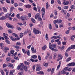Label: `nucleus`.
<instances>
[{"mask_svg":"<svg viewBox=\"0 0 75 75\" xmlns=\"http://www.w3.org/2000/svg\"><path fill=\"white\" fill-rule=\"evenodd\" d=\"M33 33L35 34H38L41 33V31L36 29L35 28H34L33 29Z\"/></svg>","mask_w":75,"mask_h":75,"instance_id":"obj_1","label":"nucleus"},{"mask_svg":"<svg viewBox=\"0 0 75 75\" xmlns=\"http://www.w3.org/2000/svg\"><path fill=\"white\" fill-rule=\"evenodd\" d=\"M62 22V20L61 19L56 20H54L53 21L54 24H56V23H57V24H60V23H61Z\"/></svg>","mask_w":75,"mask_h":75,"instance_id":"obj_2","label":"nucleus"},{"mask_svg":"<svg viewBox=\"0 0 75 75\" xmlns=\"http://www.w3.org/2000/svg\"><path fill=\"white\" fill-rule=\"evenodd\" d=\"M36 71H41V67L38 64H37L36 66Z\"/></svg>","mask_w":75,"mask_h":75,"instance_id":"obj_3","label":"nucleus"},{"mask_svg":"<svg viewBox=\"0 0 75 75\" xmlns=\"http://www.w3.org/2000/svg\"><path fill=\"white\" fill-rule=\"evenodd\" d=\"M6 25L8 28L12 29L14 28V26L13 25H10V24L8 23H6Z\"/></svg>","mask_w":75,"mask_h":75,"instance_id":"obj_4","label":"nucleus"},{"mask_svg":"<svg viewBox=\"0 0 75 75\" xmlns=\"http://www.w3.org/2000/svg\"><path fill=\"white\" fill-rule=\"evenodd\" d=\"M14 47H15V48L16 49V51H17V52H18V51H19V50H20V49H21V47L18 46H14Z\"/></svg>","mask_w":75,"mask_h":75,"instance_id":"obj_5","label":"nucleus"},{"mask_svg":"<svg viewBox=\"0 0 75 75\" xmlns=\"http://www.w3.org/2000/svg\"><path fill=\"white\" fill-rule=\"evenodd\" d=\"M7 66L9 68L11 67V68L13 69L14 68V67H13V65L12 64L8 63L7 64Z\"/></svg>","mask_w":75,"mask_h":75,"instance_id":"obj_6","label":"nucleus"},{"mask_svg":"<svg viewBox=\"0 0 75 75\" xmlns=\"http://www.w3.org/2000/svg\"><path fill=\"white\" fill-rule=\"evenodd\" d=\"M12 13H13V12H11V13L10 14L7 13L5 15V17H6V18H9L10 17V16H11V14H12Z\"/></svg>","mask_w":75,"mask_h":75,"instance_id":"obj_7","label":"nucleus"},{"mask_svg":"<svg viewBox=\"0 0 75 75\" xmlns=\"http://www.w3.org/2000/svg\"><path fill=\"white\" fill-rule=\"evenodd\" d=\"M26 33H28V34H29V37H31V32L30 30H26Z\"/></svg>","mask_w":75,"mask_h":75,"instance_id":"obj_8","label":"nucleus"},{"mask_svg":"<svg viewBox=\"0 0 75 75\" xmlns=\"http://www.w3.org/2000/svg\"><path fill=\"white\" fill-rule=\"evenodd\" d=\"M17 69L19 71H23V69L21 68V65H19L18 66L17 68Z\"/></svg>","mask_w":75,"mask_h":75,"instance_id":"obj_9","label":"nucleus"},{"mask_svg":"<svg viewBox=\"0 0 75 75\" xmlns=\"http://www.w3.org/2000/svg\"><path fill=\"white\" fill-rule=\"evenodd\" d=\"M31 50L33 52V54H34V53H36V50L35 49V50H34L33 47H31Z\"/></svg>","mask_w":75,"mask_h":75,"instance_id":"obj_10","label":"nucleus"},{"mask_svg":"<svg viewBox=\"0 0 75 75\" xmlns=\"http://www.w3.org/2000/svg\"><path fill=\"white\" fill-rule=\"evenodd\" d=\"M58 57L59 58H60L59 59H57V61H59L60 59H62L63 57L62 56V55H61V54H59L58 55Z\"/></svg>","mask_w":75,"mask_h":75,"instance_id":"obj_11","label":"nucleus"},{"mask_svg":"<svg viewBox=\"0 0 75 75\" xmlns=\"http://www.w3.org/2000/svg\"><path fill=\"white\" fill-rule=\"evenodd\" d=\"M41 11L42 12V15L44 16L45 14V8H42L41 10Z\"/></svg>","mask_w":75,"mask_h":75,"instance_id":"obj_12","label":"nucleus"},{"mask_svg":"<svg viewBox=\"0 0 75 75\" xmlns=\"http://www.w3.org/2000/svg\"><path fill=\"white\" fill-rule=\"evenodd\" d=\"M68 66H75V63L74 62H72L69 63L68 64Z\"/></svg>","mask_w":75,"mask_h":75,"instance_id":"obj_13","label":"nucleus"},{"mask_svg":"<svg viewBox=\"0 0 75 75\" xmlns=\"http://www.w3.org/2000/svg\"><path fill=\"white\" fill-rule=\"evenodd\" d=\"M8 50H9V48H8V47H6L4 49V52L6 53L7 52L6 51H8Z\"/></svg>","mask_w":75,"mask_h":75,"instance_id":"obj_14","label":"nucleus"},{"mask_svg":"<svg viewBox=\"0 0 75 75\" xmlns=\"http://www.w3.org/2000/svg\"><path fill=\"white\" fill-rule=\"evenodd\" d=\"M37 74L39 75H44V72L42 71H40L38 72Z\"/></svg>","mask_w":75,"mask_h":75,"instance_id":"obj_15","label":"nucleus"},{"mask_svg":"<svg viewBox=\"0 0 75 75\" xmlns=\"http://www.w3.org/2000/svg\"><path fill=\"white\" fill-rule=\"evenodd\" d=\"M71 60V57H69L67 59L66 62H69V61H70Z\"/></svg>","mask_w":75,"mask_h":75,"instance_id":"obj_16","label":"nucleus"},{"mask_svg":"<svg viewBox=\"0 0 75 75\" xmlns=\"http://www.w3.org/2000/svg\"><path fill=\"white\" fill-rule=\"evenodd\" d=\"M63 4H64V5H66V6L68 5V4H69V1H67L66 2H64L63 3Z\"/></svg>","mask_w":75,"mask_h":75,"instance_id":"obj_17","label":"nucleus"},{"mask_svg":"<svg viewBox=\"0 0 75 75\" xmlns=\"http://www.w3.org/2000/svg\"><path fill=\"white\" fill-rule=\"evenodd\" d=\"M46 9H48V7H50V4H48V3L47 2L46 4Z\"/></svg>","mask_w":75,"mask_h":75,"instance_id":"obj_18","label":"nucleus"},{"mask_svg":"<svg viewBox=\"0 0 75 75\" xmlns=\"http://www.w3.org/2000/svg\"><path fill=\"white\" fill-rule=\"evenodd\" d=\"M2 8L3 10L4 11V12H5V13L7 12V10L6 8L4 7H3Z\"/></svg>","mask_w":75,"mask_h":75,"instance_id":"obj_19","label":"nucleus"},{"mask_svg":"<svg viewBox=\"0 0 75 75\" xmlns=\"http://www.w3.org/2000/svg\"><path fill=\"white\" fill-rule=\"evenodd\" d=\"M61 61H60L59 62V65L57 67V69H58L61 66Z\"/></svg>","mask_w":75,"mask_h":75,"instance_id":"obj_20","label":"nucleus"},{"mask_svg":"<svg viewBox=\"0 0 75 75\" xmlns=\"http://www.w3.org/2000/svg\"><path fill=\"white\" fill-rule=\"evenodd\" d=\"M31 58H33V59H35L37 58V56L35 55H33L31 56Z\"/></svg>","mask_w":75,"mask_h":75,"instance_id":"obj_21","label":"nucleus"},{"mask_svg":"<svg viewBox=\"0 0 75 75\" xmlns=\"http://www.w3.org/2000/svg\"><path fill=\"white\" fill-rule=\"evenodd\" d=\"M25 72H27V71H28V68L27 66H24V68H23Z\"/></svg>","mask_w":75,"mask_h":75,"instance_id":"obj_22","label":"nucleus"},{"mask_svg":"<svg viewBox=\"0 0 75 75\" xmlns=\"http://www.w3.org/2000/svg\"><path fill=\"white\" fill-rule=\"evenodd\" d=\"M24 63L25 65H29L30 64V63L29 62H27V61H25L24 62Z\"/></svg>","mask_w":75,"mask_h":75,"instance_id":"obj_23","label":"nucleus"},{"mask_svg":"<svg viewBox=\"0 0 75 75\" xmlns=\"http://www.w3.org/2000/svg\"><path fill=\"white\" fill-rule=\"evenodd\" d=\"M43 65L45 67H48V63H44L43 64Z\"/></svg>","mask_w":75,"mask_h":75,"instance_id":"obj_24","label":"nucleus"},{"mask_svg":"<svg viewBox=\"0 0 75 75\" xmlns=\"http://www.w3.org/2000/svg\"><path fill=\"white\" fill-rule=\"evenodd\" d=\"M9 37L12 41H15V39H14L12 36H10Z\"/></svg>","mask_w":75,"mask_h":75,"instance_id":"obj_25","label":"nucleus"},{"mask_svg":"<svg viewBox=\"0 0 75 75\" xmlns=\"http://www.w3.org/2000/svg\"><path fill=\"white\" fill-rule=\"evenodd\" d=\"M61 74H63L64 75V74H66V71H64V70H63L61 72Z\"/></svg>","mask_w":75,"mask_h":75,"instance_id":"obj_26","label":"nucleus"},{"mask_svg":"<svg viewBox=\"0 0 75 75\" xmlns=\"http://www.w3.org/2000/svg\"><path fill=\"white\" fill-rule=\"evenodd\" d=\"M5 19H6V18L4 16H2L0 18V20H5Z\"/></svg>","mask_w":75,"mask_h":75,"instance_id":"obj_27","label":"nucleus"},{"mask_svg":"<svg viewBox=\"0 0 75 75\" xmlns=\"http://www.w3.org/2000/svg\"><path fill=\"white\" fill-rule=\"evenodd\" d=\"M25 6L26 7V8H30L31 7V5H25Z\"/></svg>","mask_w":75,"mask_h":75,"instance_id":"obj_28","label":"nucleus"},{"mask_svg":"<svg viewBox=\"0 0 75 75\" xmlns=\"http://www.w3.org/2000/svg\"><path fill=\"white\" fill-rule=\"evenodd\" d=\"M49 28L50 30H52V25L51 23L49 25Z\"/></svg>","mask_w":75,"mask_h":75,"instance_id":"obj_29","label":"nucleus"},{"mask_svg":"<svg viewBox=\"0 0 75 75\" xmlns=\"http://www.w3.org/2000/svg\"><path fill=\"white\" fill-rule=\"evenodd\" d=\"M46 48H47V46H46V45L44 46L42 48V49L43 50H46Z\"/></svg>","mask_w":75,"mask_h":75,"instance_id":"obj_30","label":"nucleus"},{"mask_svg":"<svg viewBox=\"0 0 75 75\" xmlns=\"http://www.w3.org/2000/svg\"><path fill=\"white\" fill-rule=\"evenodd\" d=\"M15 8L14 7H11L10 8V10H11V12H12V11H13V9H15Z\"/></svg>","mask_w":75,"mask_h":75,"instance_id":"obj_31","label":"nucleus"},{"mask_svg":"<svg viewBox=\"0 0 75 75\" xmlns=\"http://www.w3.org/2000/svg\"><path fill=\"white\" fill-rule=\"evenodd\" d=\"M5 42H6V43H7V44H10V42L8 40H6Z\"/></svg>","mask_w":75,"mask_h":75,"instance_id":"obj_32","label":"nucleus"},{"mask_svg":"<svg viewBox=\"0 0 75 75\" xmlns=\"http://www.w3.org/2000/svg\"><path fill=\"white\" fill-rule=\"evenodd\" d=\"M1 72L2 75H4V71L3 70H1Z\"/></svg>","mask_w":75,"mask_h":75,"instance_id":"obj_33","label":"nucleus"},{"mask_svg":"<svg viewBox=\"0 0 75 75\" xmlns=\"http://www.w3.org/2000/svg\"><path fill=\"white\" fill-rule=\"evenodd\" d=\"M21 19L22 21H24V20H25V19L24 18V16H21Z\"/></svg>","mask_w":75,"mask_h":75,"instance_id":"obj_34","label":"nucleus"},{"mask_svg":"<svg viewBox=\"0 0 75 75\" xmlns=\"http://www.w3.org/2000/svg\"><path fill=\"white\" fill-rule=\"evenodd\" d=\"M72 49V47H69L68 48V49L66 51V52H68V51Z\"/></svg>","mask_w":75,"mask_h":75,"instance_id":"obj_35","label":"nucleus"},{"mask_svg":"<svg viewBox=\"0 0 75 75\" xmlns=\"http://www.w3.org/2000/svg\"><path fill=\"white\" fill-rule=\"evenodd\" d=\"M71 47L72 48V50H75V45H72Z\"/></svg>","mask_w":75,"mask_h":75,"instance_id":"obj_36","label":"nucleus"},{"mask_svg":"<svg viewBox=\"0 0 75 75\" xmlns=\"http://www.w3.org/2000/svg\"><path fill=\"white\" fill-rule=\"evenodd\" d=\"M4 70L5 72H8H8H9V70H8V69H4Z\"/></svg>","mask_w":75,"mask_h":75,"instance_id":"obj_37","label":"nucleus"},{"mask_svg":"<svg viewBox=\"0 0 75 75\" xmlns=\"http://www.w3.org/2000/svg\"><path fill=\"white\" fill-rule=\"evenodd\" d=\"M54 40H56V39H57V36H54L51 37V38H54Z\"/></svg>","mask_w":75,"mask_h":75,"instance_id":"obj_38","label":"nucleus"},{"mask_svg":"<svg viewBox=\"0 0 75 75\" xmlns=\"http://www.w3.org/2000/svg\"><path fill=\"white\" fill-rule=\"evenodd\" d=\"M45 38L46 40H48V34L47 33L46 34Z\"/></svg>","mask_w":75,"mask_h":75,"instance_id":"obj_39","label":"nucleus"},{"mask_svg":"<svg viewBox=\"0 0 75 75\" xmlns=\"http://www.w3.org/2000/svg\"><path fill=\"white\" fill-rule=\"evenodd\" d=\"M49 56H50V53H48L47 55L45 57V59H47Z\"/></svg>","mask_w":75,"mask_h":75,"instance_id":"obj_40","label":"nucleus"},{"mask_svg":"<svg viewBox=\"0 0 75 75\" xmlns=\"http://www.w3.org/2000/svg\"><path fill=\"white\" fill-rule=\"evenodd\" d=\"M23 52L24 53V54H26L27 53V51L25 50V49H23L22 50Z\"/></svg>","mask_w":75,"mask_h":75,"instance_id":"obj_41","label":"nucleus"},{"mask_svg":"<svg viewBox=\"0 0 75 75\" xmlns=\"http://www.w3.org/2000/svg\"><path fill=\"white\" fill-rule=\"evenodd\" d=\"M38 17H39V14H37L35 16V19H37Z\"/></svg>","mask_w":75,"mask_h":75,"instance_id":"obj_42","label":"nucleus"},{"mask_svg":"<svg viewBox=\"0 0 75 75\" xmlns=\"http://www.w3.org/2000/svg\"><path fill=\"white\" fill-rule=\"evenodd\" d=\"M21 43H20V42H17L16 43V45H21Z\"/></svg>","mask_w":75,"mask_h":75,"instance_id":"obj_43","label":"nucleus"},{"mask_svg":"<svg viewBox=\"0 0 75 75\" xmlns=\"http://www.w3.org/2000/svg\"><path fill=\"white\" fill-rule=\"evenodd\" d=\"M64 48H65V46H62V47H61V49H60L61 51H62V50H63L64 49Z\"/></svg>","mask_w":75,"mask_h":75,"instance_id":"obj_44","label":"nucleus"},{"mask_svg":"<svg viewBox=\"0 0 75 75\" xmlns=\"http://www.w3.org/2000/svg\"><path fill=\"white\" fill-rule=\"evenodd\" d=\"M12 35H13V36H14V37H18V36L15 33H13Z\"/></svg>","mask_w":75,"mask_h":75,"instance_id":"obj_45","label":"nucleus"},{"mask_svg":"<svg viewBox=\"0 0 75 75\" xmlns=\"http://www.w3.org/2000/svg\"><path fill=\"white\" fill-rule=\"evenodd\" d=\"M14 58L15 59H16V60H17L18 61V60H19V58H18V57L16 56H15L14 57Z\"/></svg>","mask_w":75,"mask_h":75,"instance_id":"obj_46","label":"nucleus"},{"mask_svg":"<svg viewBox=\"0 0 75 75\" xmlns=\"http://www.w3.org/2000/svg\"><path fill=\"white\" fill-rule=\"evenodd\" d=\"M31 20L33 23H35V19H34V18H32Z\"/></svg>","mask_w":75,"mask_h":75,"instance_id":"obj_47","label":"nucleus"},{"mask_svg":"<svg viewBox=\"0 0 75 75\" xmlns=\"http://www.w3.org/2000/svg\"><path fill=\"white\" fill-rule=\"evenodd\" d=\"M21 65V67H22L23 68L25 66L23 63H21V65Z\"/></svg>","mask_w":75,"mask_h":75,"instance_id":"obj_48","label":"nucleus"},{"mask_svg":"<svg viewBox=\"0 0 75 75\" xmlns=\"http://www.w3.org/2000/svg\"><path fill=\"white\" fill-rule=\"evenodd\" d=\"M74 8H75V6L74 5L71 6V9H72V10H74Z\"/></svg>","mask_w":75,"mask_h":75,"instance_id":"obj_49","label":"nucleus"},{"mask_svg":"<svg viewBox=\"0 0 75 75\" xmlns=\"http://www.w3.org/2000/svg\"><path fill=\"white\" fill-rule=\"evenodd\" d=\"M23 33H21L20 34V38H22L23 37Z\"/></svg>","mask_w":75,"mask_h":75,"instance_id":"obj_50","label":"nucleus"},{"mask_svg":"<svg viewBox=\"0 0 75 75\" xmlns=\"http://www.w3.org/2000/svg\"><path fill=\"white\" fill-rule=\"evenodd\" d=\"M17 30H19V31H21V28H20L19 27H17Z\"/></svg>","mask_w":75,"mask_h":75,"instance_id":"obj_51","label":"nucleus"},{"mask_svg":"<svg viewBox=\"0 0 75 75\" xmlns=\"http://www.w3.org/2000/svg\"><path fill=\"white\" fill-rule=\"evenodd\" d=\"M24 18L25 19H25H26V20H28V18L27 16L25 15L24 16Z\"/></svg>","mask_w":75,"mask_h":75,"instance_id":"obj_52","label":"nucleus"},{"mask_svg":"<svg viewBox=\"0 0 75 75\" xmlns=\"http://www.w3.org/2000/svg\"><path fill=\"white\" fill-rule=\"evenodd\" d=\"M8 33H13V30H8Z\"/></svg>","mask_w":75,"mask_h":75,"instance_id":"obj_53","label":"nucleus"},{"mask_svg":"<svg viewBox=\"0 0 75 75\" xmlns=\"http://www.w3.org/2000/svg\"><path fill=\"white\" fill-rule=\"evenodd\" d=\"M16 17H17V18H18V19H20V14H18L16 16Z\"/></svg>","mask_w":75,"mask_h":75,"instance_id":"obj_54","label":"nucleus"},{"mask_svg":"<svg viewBox=\"0 0 75 75\" xmlns=\"http://www.w3.org/2000/svg\"><path fill=\"white\" fill-rule=\"evenodd\" d=\"M14 6L15 7H17L18 6V4L17 3H16L14 4Z\"/></svg>","mask_w":75,"mask_h":75,"instance_id":"obj_55","label":"nucleus"},{"mask_svg":"<svg viewBox=\"0 0 75 75\" xmlns=\"http://www.w3.org/2000/svg\"><path fill=\"white\" fill-rule=\"evenodd\" d=\"M6 61H10L11 60V58H10V57H7L6 58Z\"/></svg>","mask_w":75,"mask_h":75,"instance_id":"obj_56","label":"nucleus"},{"mask_svg":"<svg viewBox=\"0 0 75 75\" xmlns=\"http://www.w3.org/2000/svg\"><path fill=\"white\" fill-rule=\"evenodd\" d=\"M20 40V38H15V41H17L18 40Z\"/></svg>","mask_w":75,"mask_h":75,"instance_id":"obj_57","label":"nucleus"},{"mask_svg":"<svg viewBox=\"0 0 75 75\" xmlns=\"http://www.w3.org/2000/svg\"><path fill=\"white\" fill-rule=\"evenodd\" d=\"M38 59H39L40 60V61H41V56H40V55H39L38 56Z\"/></svg>","mask_w":75,"mask_h":75,"instance_id":"obj_58","label":"nucleus"},{"mask_svg":"<svg viewBox=\"0 0 75 75\" xmlns=\"http://www.w3.org/2000/svg\"><path fill=\"white\" fill-rule=\"evenodd\" d=\"M4 38L5 39H6V40H8L9 38H8V37H7V36L6 35V36H5L4 37Z\"/></svg>","mask_w":75,"mask_h":75,"instance_id":"obj_59","label":"nucleus"},{"mask_svg":"<svg viewBox=\"0 0 75 75\" xmlns=\"http://www.w3.org/2000/svg\"><path fill=\"white\" fill-rule=\"evenodd\" d=\"M4 38L5 39H6V40H8L9 38H8V37H7V36L6 35V36H5L4 37Z\"/></svg>","mask_w":75,"mask_h":75,"instance_id":"obj_60","label":"nucleus"},{"mask_svg":"<svg viewBox=\"0 0 75 75\" xmlns=\"http://www.w3.org/2000/svg\"><path fill=\"white\" fill-rule=\"evenodd\" d=\"M54 14L55 16H57V11L55 10L54 11Z\"/></svg>","mask_w":75,"mask_h":75,"instance_id":"obj_61","label":"nucleus"},{"mask_svg":"<svg viewBox=\"0 0 75 75\" xmlns=\"http://www.w3.org/2000/svg\"><path fill=\"white\" fill-rule=\"evenodd\" d=\"M0 45L1 47H4V45H3V43H1L0 44Z\"/></svg>","mask_w":75,"mask_h":75,"instance_id":"obj_62","label":"nucleus"},{"mask_svg":"<svg viewBox=\"0 0 75 75\" xmlns=\"http://www.w3.org/2000/svg\"><path fill=\"white\" fill-rule=\"evenodd\" d=\"M65 33L66 34H69V30H68L67 31H66L65 32Z\"/></svg>","mask_w":75,"mask_h":75,"instance_id":"obj_63","label":"nucleus"},{"mask_svg":"<svg viewBox=\"0 0 75 75\" xmlns=\"http://www.w3.org/2000/svg\"><path fill=\"white\" fill-rule=\"evenodd\" d=\"M57 44L58 45H61V41H59V42H57Z\"/></svg>","mask_w":75,"mask_h":75,"instance_id":"obj_64","label":"nucleus"}]
</instances>
